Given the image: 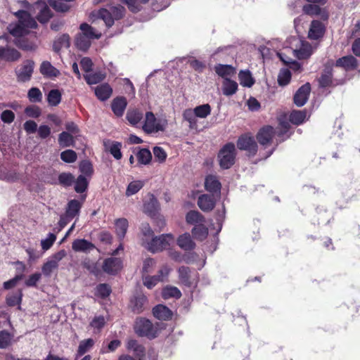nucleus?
I'll use <instances>...</instances> for the list:
<instances>
[{
    "instance_id": "aec40b11",
    "label": "nucleus",
    "mask_w": 360,
    "mask_h": 360,
    "mask_svg": "<svg viewBox=\"0 0 360 360\" xmlns=\"http://www.w3.org/2000/svg\"><path fill=\"white\" fill-rule=\"evenodd\" d=\"M288 52H292L298 59H305L312 54V47L308 43H302L299 49H288Z\"/></svg>"
},
{
    "instance_id": "4be33fe9",
    "label": "nucleus",
    "mask_w": 360,
    "mask_h": 360,
    "mask_svg": "<svg viewBox=\"0 0 360 360\" xmlns=\"http://www.w3.org/2000/svg\"><path fill=\"white\" fill-rule=\"evenodd\" d=\"M20 58V53L15 49L0 47V58L8 61H15Z\"/></svg>"
},
{
    "instance_id": "c756f323",
    "label": "nucleus",
    "mask_w": 360,
    "mask_h": 360,
    "mask_svg": "<svg viewBox=\"0 0 360 360\" xmlns=\"http://www.w3.org/2000/svg\"><path fill=\"white\" fill-rule=\"evenodd\" d=\"M14 335L6 330L0 331V349H7L13 345Z\"/></svg>"
},
{
    "instance_id": "052dcab7",
    "label": "nucleus",
    "mask_w": 360,
    "mask_h": 360,
    "mask_svg": "<svg viewBox=\"0 0 360 360\" xmlns=\"http://www.w3.org/2000/svg\"><path fill=\"white\" fill-rule=\"evenodd\" d=\"M156 266V261L153 258H146L144 259L142 267L143 274H148L153 271Z\"/></svg>"
},
{
    "instance_id": "69168bd1",
    "label": "nucleus",
    "mask_w": 360,
    "mask_h": 360,
    "mask_svg": "<svg viewBox=\"0 0 360 360\" xmlns=\"http://www.w3.org/2000/svg\"><path fill=\"white\" fill-rule=\"evenodd\" d=\"M21 300H22V292L18 291L16 293L9 295L6 298V302L9 306H15L20 303Z\"/></svg>"
},
{
    "instance_id": "79ce46f5",
    "label": "nucleus",
    "mask_w": 360,
    "mask_h": 360,
    "mask_svg": "<svg viewBox=\"0 0 360 360\" xmlns=\"http://www.w3.org/2000/svg\"><path fill=\"white\" fill-rule=\"evenodd\" d=\"M58 143L61 147H69L74 143L72 135L70 133L63 131L58 136Z\"/></svg>"
},
{
    "instance_id": "a18cd8bd",
    "label": "nucleus",
    "mask_w": 360,
    "mask_h": 360,
    "mask_svg": "<svg viewBox=\"0 0 360 360\" xmlns=\"http://www.w3.org/2000/svg\"><path fill=\"white\" fill-rule=\"evenodd\" d=\"M144 183L142 181H133L128 185L126 191V195L131 196L139 192L143 186Z\"/></svg>"
},
{
    "instance_id": "c03bdc74",
    "label": "nucleus",
    "mask_w": 360,
    "mask_h": 360,
    "mask_svg": "<svg viewBox=\"0 0 360 360\" xmlns=\"http://www.w3.org/2000/svg\"><path fill=\"white\" fill-rule=\"evenodd\" d=\"M86 82L89 84H96L101 82L105 78V75L101 72L94 73H87L84 75Z\"/></svg>"
},
{
    "instance_id": "b1692460",
    "label": "nucleus",
    "mask_w": 360,
    "mask_h": 360,
    "mask_svg": "<svg viewBox=\"0 0 360 360\" xmlns=\"http://www.w3.org/2000/svg\"><path fill=\"white\" fill-rule=\"evenodd\" d=\"M356 65L357 61L352 56H344L336 61V66L342 67L346 70H353Z\"/></svg>"
},
{
    "instance_id": "8fccbe9b",
    "label": "nucleus",
    "mask_w": 360,
    "mask_h": 360,
    "mask_svg": "<svg viewBox=\"0 0 360 360\" xmlns=\"http://www.w3.org/2000/svg\"><path fill=\"white\" fill-rule=\"evenodd\" d=\"M146 297L141 295L135 297L134 300H131L133 311L136 313H140L143 311V305L146 302Z\"/></svg>"
},
{
    "instance_id": "680f3d73",
    "label": "nucleus",
    "mask_w": 360,
    "mask_h": 360,
    "mask_svg": "<svg viewBox=\"0 0 360 360\" xmlns=\"http://www.w3.org/2000/svg\"><path fill=\"white\" fill-rule=\"evenodd\" d=\"M77 158V153L72 150H66L60 153L61 160L68 163L75 162Z\"/></svg>"
},
{
    "instance_id": "864d4df0",
    "label": "nucleus",
    "mask_w": 360,
    "mask_h": 360,
    "mask_svg": "<svg viewBox=\"0 0 360 360\" xmlns=\"http://www.w3.org/2000/svg\"><path fill=\"white\" fill-rule=\"evenodd\" d=\"M94 344V341L91 338L81 341L78 347L77 355L82 356L87 352L93 347Z\"/></svg>"
},
{
    "instance_id": "bf43d9fd",
    "label": "nucleus",
    "mask_w": 360,
    "mask_h": 360,
    "mask_svg": "<svg viewBox=\"0 0 360 360\" xmlns=\"http://www.w3.org/2000/svg\"><path fill=\"white\" fill-rule=\"evenodd\" d=\"M29 100L32 103L40 102L42 99L41 91L36 87L31 88L27 93Z\"/></svg>"
},
{
    "instance_id": "a211bd4d",
    "label": "nucleus",
    "mask_w": 360,
    "mask_h": 360,
    "mask_svg": "<svg viewBox=\"0 0 360 360\" xmlns=\"http://www.w3.org/2000/svg\"><path fill=\"white\" fill-rule=\"evenodd\" d=\"M325 27L323 23L318 20H313L311 23L308 37L311 39H318L323 37Z\"/></svg>"
},
{
    "instance_id": "7ed1b4c3",
    "label": "nucleus",
    "mask_w": 360,
    "mask_h": 360,
    "mask_svg": "<svg viewBox=\"0 0 360 360\" xmlns=\"http://www.w3.org/2000/svg\"><path fill=\"white\" fill-rule=\"evenodd\" d=\"M124 13V8L121 6H110L109 9L101 8L94 13L98 18L103 20L107 27L114 24L115 20L120 19Z\"/></svg>"
},
{
    "instance_id": "c9c22d12",
    "label": "nucleus",
    "mask_w": 360,
    "mask_h": 360,
    "mask_svg": "<svg viewBox=\"0 0 360 360\" xmlns=\"http://www.w3.org/2000/svg\"><path fill=\"white\" fill-rule=\"evenodd\" d=\"M238 78L243 86L251 87L255 83V79L248 70H241L238 74Z\"/></svg>"
},
{
    "instance_id": "ddd939ff",
    "label": "nucleus",
    "mask_w": 360,
    "mask_h": 360,
    "mask_svg": "<svg viewBox=\"0 0 360 360\" xmlns=\"http://www.w3.org/2000/svg\"><path fill=\"white\" fill-rule=\"evenodd\" d=\"M75 252L89 253L96 248L94 244L86 239H76L72 243Z\"/></svg>"
},
{
    "instance_id": "412c9836",
    "label": "nucleus",
    "mask_w": 360,
    "mask_h": 360,
    "mask_svg": "<svg viewBox=\"0 0 360 360\" xmlns=\"http://www.w3.org/2000/svg\"><path fill=\"white\" fill-rule=\"evenodd\" d=\"M35 6L37 10H39V13L37 15V20L41 23L48 22L52 14L47 5L44 3L38 2L36 4Z\"/></svg>"
},
{
    "instance_id": "f3484780",
    "label": "nucleus",
    "mask_w": 360,
    "mask_h": 360,
    "mask_svg": "<svg viewBox=\"0 0 360 360\" xmlns=\"http://www.w3.org/2000/svg\"><path fill=\"white\" fill-rule=\"evenodd\" d=\"M205 188L208 192L216 194V196L219 197L221 184L216 176L212 175L207 176L205 181Z\"/></svg>"
},
{
    "instance_id": "0e129e2a",
    "label": "nucleus",
    "mask_w": 360,
    "mask_h": 360,
    "mask_svg": "<svg viewBox=\"0 0 360 360\" xmlns=\"http://www.w3.org/2000/svg\"><path fill=\"white\" fill-rule=\"evenodd\" d=\"M303 11L307 15H318L321 13V9L317 5L309 4L303 6Z\"/></svg>"
},
{
    "instance_id": "c85d7f7f",
    "label": "nucleus",
    "mask_w": 360,
    "mask_h": 360,
    "mask_svg": "<svg viewBox=\"0 0 360 360\" xmlns=\"http://www.w3.org/2000/svg\"><path fill=\"white\" fill-rule=\"evenodd\" d=\"M105 149L117 160L121 159L122 155L121 153L122 145L119 142H113L110 141H104Z\"/></svg>"
},
{
    "instance_id": "0eeeda50",
    "label": "nucleus",
    "mask_w": 360,
    "mask_h": 360,
    "mask_svg": "<svg viewBox=\"0 0 360 360\" xmlns=\"http://www.w3.org/2000/svg\"><path fill=\"white\" fill-rule=\"evenodd\" d=\"M135 331L140 336H147L150 338L155 337L156 330L152 323L146 319H138L135 324Z\"/></svg>"
},
{
    "instance_id": "a19ab883",
    "label": "nucleus",
    "mask_w": 360,
    "mask_h": 360,
    "mask_svg": "<svg viewBox=\"0 0 360 360\" xmlns=\"http://www.w3.org/2000/svg\"><path fill=\"white\" fill-rule=\"evenodd\" d=\"M193 236L200 240L206 238L208 234L207 229L202 224V223L196 225L192 230Z\"/></svg>"
},
{
    "instance_id": "dca6fc26",
    "label": "nucleus",
    "mask_w": 360,
    "mask_h": 360,
    "mask_svg": "<svg viewBox=\"0 0 360 360\" xmlns=\"http://www.w3.org/2000/svg\"><path fill=\"white\" fill-rule=\"evenodd\" d=\"M214 70L223 79H229L236 74V68L230 65L218 64L214 67Z\"/></svg>"
},
{
    "instance_id": "58836bf2",
    "label": "nucleus",
    "mask_w": 360,
    "mask_h": 360,
    "mask_svg": "<svg viewBox=\"0 0 360 360\" xmlns=\"http://www.w3.org/2000/svg\"><path fill=\"white\" fill-rule=\"evenodd\" d=\"M162 295L164 299H178L181 296V292L176 287L168 285L163 288Z\"/></svg>"
},
{
    "instance_id": "473e14b6",
    "label": "nucleus",
    "mask_w": 360,
    "mask_h": 360,
    "mask_svg": "<svg viewBox=\"0 0 360 360\" xmlns=\"http://www.w3.org/2000/svg\"><path fill=\"white\" fill-rule=\"evenodd\" d=\"M81 208V204L77 200H70L66 209L65 214L66 217H69L70 219H73L75 216L79 214V210Z\"/></svg>"
},
{
    "instance_id": "a878e982",
    "label": "nucleus",
    "mask_w": 360,
    "mask_h": 360,
    "mask_svg": "<svg viewBox=\"0 0 360 360\" xmlns=\"http://www.w3.org/2000/svg\"><path fill=\"white\" fill-rule=\"evenodd\" d=\"M112 93V89L108 84H101L95 88V94L97 98L103 101L108 99Z\"/></svg>"
},
{
    "instance_id": "37998d69",
    "label": "nucleus",
    "mask_w": 360,
    "mask_h": 360,
    "mask_svg": "<svg viewBox=\"0 0 360 360\" xmlns=\"http://www.w3.org/2000/svg\"><path fill=\"white\" fill-rule=\"evenodd\" d=\"M179 278L181 283L185 285L190 286L191 283L190 281V270L188 267L181 266L178 269Z\"/></svg>"
},
{
    "instance_id": "e2e57ef3",
    "label": "nucleus",
    "mask_w": 360,
    "mask_h": 360,
    "mask_svg": "<svg viewBox=\"0 0 360 360\" xmlns=\"http://www.w3.org/2000/svg\"><path fill=\"white\" fill-rule=\"evenodd\" d=\"M58 266V265L56 263V262H53L51 258H49L42 266V273L45 276H49L53 271L56 269Z\"/></svg>"
},
{
    "instance_id": "13d9d810",
    "label": "nucleus",
    "mask_w": 360,
    "mask_h": 360,
    "mask_svg": "<svg viewBox=\"0 0 360 360\" xmlns=\"http://www.w3.org/2000/svg\"><path fill=\"white\" fill-rule=\"evenodd\" d=\"M142 279H143V285L148 289H152L158 283L161 282V281L158 278H157V276L155 275H154V276L143 275Z\"/></svg>"
},
{
    "instance_id": "09e8293b",
    "label": "nucleus",
    "mask_w": 360,
    "mask_h": 360,
    "mask_svg": "<svg viewBox=\"0 0 360 360\" xmlns=\"http://www.w3.org/2000/svg\"><path fill=\"white\" fill-rule=\"evenodd\" d=\"M15 44L21 49L29 51H34L37 47L36 43L20 39H16Z\"/></svg>"
},
{
    "instance_id": "ea45409f",
    "label": "nucleus",
    "mask_w": 360,
    "mask_h": 360,
    "mask_svg": "<svg viewBox=\"0 0 360 360\" xmlns=\"http://www.w3.org/2000/svg\"><path fill=\"white\" fill-rule=\"evenodd\" d=\"M128 228V221L126 219H119L115 222V230L117 236L123 238L127 233Z\"/></svg>"
},
{
    "instance_id": "39448f33",
    "label": "nucleus",
    "mask_w": 360,
    "mask_h": 360,
    "mask_svg": "<svg viewBox=\"0 0 360 360\" xmlns=\"http://www.w3.org/2000/svg\"><path fill=\"white\" fill-rule=\"evenodd\" d=\"M174 240V236L172 233L162 234L153 238L146 248L153 253L162 252L170 247Z\"/></svg>"
},
{
    "instance_id": "bb28decb",
    "label": "nucleus",
    "mask_w": 360,
    "mask_h": 360,
    "mask_svg": "<svg viewBox=\"0 0 360 360\" xmlns=\"http://www.w3.org/2000/svg\"><path fill=\"white\" fill-rule=\"evenodd\" d=\"M176 243L179 247L184 250H191L195 248V243L189 233H184L179 236Z\"/></svg>"
},
{
    "instance_id": "4c0bfd02",
    "label": "nucleus",
    "mask_w": 360,
    "mask_h": 360,
    "mask_svg": "<svg viewBox=\"0 0 360 360\" xmlns=\"http://www.w3.org/2000/svg\"><path fill=\"white\" fill-rule=\"evenodd\" d=\"M127 120L132 125H136L143 118V112L137 109L128 110Z\"/></svg>"
},
{
    "instance_id": "2eb2a0df",
    "label": "nucleus",
    "mask_w": 360,
    "mask_h": 360,
    "mask_svg": "<svg viewBox=\"0 0 360 360\" xmlns=\"http://www.w3.org/2000/svg\"><path fill=\"white\" fill-rule=\"evenodd\" d=\"M160 210V205L158 200L153 195L148 196L143 205V211L150 217H155Z\"/></svg>"
},
{
    "instance_id": "6e6552de",
    "label": "nucleus",
    "mask_w": 360,
    "mask_h": 360,
    "mask_svg": "<svg viewBox=\"0 0 360 360\" xmlns=\"http://www.w3.org/2000/svg\"><path fill=\"white\" fill-rule=\"evenodd\" d=\"M237 146L240 150H246L251 155H255L257 150V145L254 138L247 134L238 139Z\"/></svg>"
},
{
    "instance_id": "9d476101",
    "label": "nucleus",
    "mask_w": 360,
    "mask_h": 360,
    "mask_svg": "<svg viewBox=\"0 0 360 360\" xmlns=\"http://www.w3.org/2000/svg\"><path fill=\"white\" fill-rule=\"evenodd\" d=\"M216 194H202L198 197V205L203 212H210L213 210L216 204Z\"/></svg>"
},
{
    "instance_id": "f257e3e1",
    "label": "nucleus",
    "mask_w": 360,
    "mask_h": 360,
    "mask_svg": "<svg viewBox=\"0 0 360 360\" xmlns=\"http://www.w3.org/2000/svg\"><path fill=\"white\" fill-rule=\"evenodd\" d=\"M15 15L18 18V22L10 24L8 27V32L13 37H21L29 32V29L37 27L35 20L27 11H18Z\"/></svg>"
},
{
    "instance_id": "6ab92c4d",
    "label": "nucleus",
    "mask_w": 360,
    "mask_h": 360,
    "mask_svg": "<svg viewBox=\"0 0 360 360\" xmlns=\"http://www.w3.org/2000/svg\"><path fill=\"white\" fill-rule=\"evenodd\" d=\"M127 105V99L124 97H116L111 103V108L117 117H122Z\"/></svg>"
},
{
    "instance_id": "f704fd0d",
    "label": "nucleus",
    "mask_w": 360,
    "mask_h": 360,
    "mask_svg": "<svg viewBox=\"0 0 360 360\" xmlns=\"http://www.w3.org/2000/svg\"><path fill=\"white\" fill-rule=\"evenodd\" d=\"M203 216L198 211L191 210L186 215V221L188 224L198 225L204 221Z\"/></svg>"
},
{
    "instance_id": "72a5a7b5",
    "label": "nucleus",
    "mask_w": 360,
    "mask_h": 360,
    "mask_svg": "<svg viewBox=\"0 0 360 360\" xmlns=\"http://www.w3.org/2000/svg\"><path fill=\"white\" fill-rule=\"evenodd\" d=\"M307 118L306 110H293L289 117L290 121L294 124H301Z\"/></svg>"
},
{
    "instance_id": "338daca9",
    "label": "nucleus",
    "mask_w": 360,
    "mask_h": 360,
    "mask_svg": "<svg viewBox=\"0 0 360 360\" xmlns=\"http://www.w3.org/2000/svg\"><path fill=\"white\" fill-rule=\"evenodd\" d=\"M170 271L171 268L168 265L165 264L160 268L155 276L161 281V282H164L167 279Z\"/></svg>"
},
{
    "instance_id": "4468645a",
    "label": "nucleus",
    "mask_w": 360,
    "mask_h": 360,
    "mask_svg": "<svg viewBox=\"0 0 360 360\" xmlns=\"http://www.w3.org/2000/svg\"><path fill=\"white\" fill-rule=\"evenodd\" d=\"M122 268V261L119 258L110 257L104 261L103 269L110 274H116Z\"/></svg>"
},
{
    "instance_id": "393cba45",
    "label": "nucleus",
    "mask_w": 360,
    "mask_h": 360,
    "mask_svg": "<svg viewBox=\"0 0 360 360\" xmlns=\"http://www.w3.org/2000/svg\"><path fill=\"white\" fill-rule=\"evenodd\" d=\"M238 90V84L236 81L229 79H223L221 83V91L224 95L230 96L236 93Z\"/></svg>"
},
{
    "instance_id": "20e7f679",
    "label": "nucleus",
    "mask_w": 360,
    "mask_h": 360,
    "mask_svg": "<svg viewBox=\"0 0 360 360\" xmlns=\"http://www.w3.org/2000/svg\"><path fill=\"white\" fill-rule=\"evenodd\" d=\"M167 125L166 119L156 118L152 112H147L142 128L146 133L153 134L164 131Z\"/></svg>"
},
{
    "instance_id": "e433bc0d",
    "label": "nucleus",
    "mask_w": 360,
    "mask_h": 360,
    "mask_svg": "<svg viewBox=\"0 0 360 360\" xmlns=\"http://www.w3.org/2000/svg\"><path fill=\"white\" fill-rule=\"evenodd\" d=\"M91 40L81 32L75 38V45L82 51H86L91 46Z\"/></svg>"
},
{
    "instance_id": "774afa93",
    "label": "nucleus",
    "mask_w": 360,
    "mask_h": 360,
    "mask_svg": "<svg viewBox=\"0 0 360 360\" xmlns=\"http://www.w3.org/2000/svg\"><path fill=\"white\" fill-rule=\"evenodd\" d=\"M110 288L105 283L100 284L96 287V295L101 297H106L110 293Z\"/></svg>"
},
{
    "instance_id": "5fc2aeb1",
    "label": "nucleus",
    "mask_w": 360,
    "mask_h": 360,
    "mask_svg": "<svg viewBox=\"0 0 360 360\" xmlns=\"http://www.w3.org/2000/svg\"><path fill=\"white\" fill-rule=\"evenodd\" d=\"M87 186V179L83 175H79L75 181V190L77 193H83L86 191Z\"/></svg>"
},
{
    "instance_id": "6e6d98bb",
    "label": "nucleus",
    "mask_w": 360,
    "mask_h": 360,
    "mask_svg": "<svg viewBox=\"0 0 360 360\" xmlns=\"http://www.w3.org/2000/svg\"><path fill=\"white\" fill-rule=\"evenodd\" d=\"M56 240V235L52 233H49L47 237L41 240V246L44 251L49 250L53 245Z\"/></svg>"
},
{
    "instance_id": "603ef678",
    "label": "nucleus",
    "mask_w": 360,
    "mask_h": 360,
    "mask_svg": "<svg viewBox=\"0 0 360 360\" xmlns=\"http://www.w3.org/2000/svg\"><path fill=\"white\" fill-rule=\"evenodd\" d=\"M49 4L57 11H67L70 6L65 0H49Z\"/></svg>"
},
{
    "instance_id": "f8f14e48",
    "label": "nucleus",
    "mask_w": 360,
    "mask_h": 360,
    "mask_svg": "<svg viewBox=\"0 0 360 360\" xmlns=\"http://www.w3.org/2000/svg\"><path fill=\"white\" fill-rule=\"evenodd\" d=\"M311 91L309 83L302 85L295 93L294 96V102L297 106H303L308 100Z\"/></svg>"
},
{
    "instance_id": "f03ea898",
    "label": "nucleus",
    "mask_w": 360,
    "mask_h": 360,
    "mask_svg": "<svg viewBox=\"0 0 360 360\" xmlns=\"http://www.w3.org/2000/svg\"><path fill=\"white\" fill-rule=\"evenodd\" d=\"M211 106L208 104H203L196 106L195 108L186 109L183 112L184 120L187 121L191 129L197 127V118L205 119L211 113Z\"/></svg>"
},
{
    "instance_id": "9b49d317",
    "label": "nucleus",
    "mask_w": 360,
    "mask_h": 360,
    "mask_svg": "<svg viewBox=\"0 0 360 360\" xmlns=\"http://www.w3.org/2000/svg\"><path fill=\"white\" fill-rule=\"evenodd\" d=\"M276 134L275 130L271 126H266L262 128L257 134L258 142L262 146L269 145L272 140L273 136Z\"/></svg>"
},
{
    "instance_id": "5701e85b",
    "label": "nucleus",
    "mask_w": 360,
    "mask_h": 360,
    "mask_svg": "<svg viewBox=\"0 0 360 360\" xmlns=\"http://www.w3.org/2000/svg\"><path fill=\"white\" fill-rule=\"evenodd\" d=\"M153 231L148 223L141 224V240L143 246L146 248L148 243L154 238Z\"/></svg>"
},
{
    "instance_id": "7c9ffc66",
    "label": "nucleus",
    "mask_w": 360,
    "mask_h": 360,
    "mask_svg": "<svg viewBox=\"0 0 360 360\" xmlns=\"http://www.w3.org/2000/svg\"><path fill=\"white\" fill-rule=\"evenodd\" d=\"M81 33L86 36L89 39H99L101 37V32L96 30L86 23H82L80 25Z\"/></svg>"
},
{
    "instance_id": "de8ad7c7",
    "label": "nucleus",
    "mask_w": 360,
    "mask_h": 360,
    "mask_svg": "<svg viewBox=\"0 0 360 360\" xmlns=\"http://www.w3.org/2000/svg\"><path fill=\"white\" fill-rule=\"evenodd\" d=\"M291 73L289 70L283 68L278 75V83L280 86H286L290 81Z\"/></svg>"
},
{
    "instance_id": "3c124183",
    "label": "nucleus",
    "mask_w": 360,
    "mask_h": 360,
    "mask_svg": "<svg viewBox=\"0 0 360 360\" xmlns=\"http://www.w3.org/2000/svg\"><path fill=\"white\" fill-rule=\"evenodd\" d=\"M61 100V94L58 89H52L48 94V102L52 106L58 105Z\"/></svg>"
},
{
    "instance_id": "49530a36",
    "label": "nucleus",
    "mask_w": 360,
    "mask_h": 360,
    "mask_svg": "<svg viewBox=\"0 0 360 360\" xmlns=\"http://www.w3.org/2000/svg\"><path fill=\"white\" fill-rule=\"evenodd\" d=\"M136 158L140 164L147 165L150 162L152 155L149 150L143 148L137 153Z\"/></svg>"
},
{
    "instance_id": "1a4fd4ad",
    "label": "nucleus",
    "mask_w": 360,
    "mask_h": 360,
    "mask_svg": "<svg viewBox=\"0 0 360 360\" xmlns=\"http://www.w3.org/2000/svg\"><path fill=\"white\" fill-rule=\"evenodd\" d=\"M34 67V61L31 60L24 61L21 67L16 71L18 80L23 82L29 81L31 79Z\"/></svg>"
},
{
    "instance_id": "2f4dec72",
    "label": "nucleus",
    "mask_w": 360,
    "mask_h": 360,
    "mask_svg": "<svg viewBox=\"0 0 360 360\" xmlns=\"http://www.w3.org/2000/svg\"><path fill=\"white\" fill-rule=\"evenodd\" d=\"M153 315L158 319L167 320L172 316V311L167 307L159 304L153 308Z\"/></svg>"
},
{
    "instance_id": "cd10ccee",
    "label": "nucleus",
    "mask_w": 360,
    "mask_h": 360,
    "mask_svg": "<svg viewBox=\"0 0 360 360\" xmlns=\"http://www.w3.org/2000/svg\"><path fill=\"white\" fill-rule=\"evenodd\" d=\"M40 72L47 77H56L60 75V71L53 67L49 61L41 63L40 65Z\"/></svg>"
},
{
    "instance_id": "423d86ee",
    "label": "nucleus",
    "mask_w": 360,
    "mask_h": 360,
    "mask_svg": "<svg viewBox=\"0 0 360 360\" xmlns=\"http://www.w3.org/2000/svg\"><path fill=\"white\" fill-rule=\"evenodd\" d=\"M236 155V150L233 143H229L224 145L218 154L220 167L223 169L230 168L235 162Z\"/></svg>"
},
{
    "instance_id": "4d7b16f0",
    "label": "nucleus",
    "mask_w": 360,
    "mask_h": 360,
    "mask_svg": "<svg viewBox=\"0 0 360 360\" xmlns=\"http://www.w3.org/2000/svg\"><path fill=\"white\" fill-rule=\"evenodd\" d=\"M321 86L326 87L332 84V72L331 70L328 68L324 70L319 79Z\"/></svg>"
}]
</instances>
